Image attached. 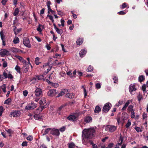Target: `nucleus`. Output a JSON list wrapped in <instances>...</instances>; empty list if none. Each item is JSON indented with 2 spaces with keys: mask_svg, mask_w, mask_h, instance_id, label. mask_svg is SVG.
Here are the masks:
<instances>
[{
  "mask_svg": "<svg viewBox=\"0 0 148 148\" xmlns=\"http://www.w3.org/2000/svg\"><path fill=\"white\" fill-rule=\"evenodd\" d=\"M95 131L94 128H90L85 129L82 131V137L84 138H93L95 134Z\"/></svg>",
  "mask_w": 148,
  "mask_h": 148,
  "instance_id": "nucleus-1",
  "label": "nucleus"
},
{
  "mask_svg": "<svg viewBox=\"0 0 148 148\" xmlns=\"http://www.w3.org/2000/svg\"><path fill=\"white\" fill-rule=\"evenodd\" d=\"M11 72L8 70L5 69L3 72V75L4 77V78L7 79V78L12 79L13 78V76L11 74Z\"/></svg>",
  "mask_w": 148,
  "mask_h": 148,
  "instance_id": "nucleus-2",
  "label": "nucleus"
},
{
  "mask_svg": "<svg viewBox=\"0 0 148 148\" xmlns=\"http://www.w3.org/2000/svg\"><path fill=\"white\" fill-rule=\"evenodd\" d=\"M117 127L111 125H107L106 126L105 129L107 132H113L117 129Z\"/></svg>",
  "mask_w": 148,
  "mask_h": 148,
  "instance_id": "nucleus-3",
  "label": "nucleus"
},
{
  "mask_svg": "<svg viewBox=\"0 0 148 148\" xmlns=\"http://www.w3.org/2000/svg\"><path fill=\"white\" fill-rule=\"evenodd\" d=\"M37 107V104L32 101L29 103L25 107V109L27 110H33Z\"/></svg>",
  "mask_w": 148,
  "mask_h": 148,
  "instance_id": "nucleus-4",
  "label": "nucleus"
},
{
  "mask_svg": "<svg viewBox=\"0 0 148 148\" xmlns=\"http://www.w3.org/2000/svg\"><path fill=\"white\" fill-rule=\"evenodd\" d=\"M112 106L111 104L110 103H107L104 106L103 111L105 112H107L110 109Z\"/></svg>",
  "mask_w": 148,
  "mask_h": 148,
  "instance_id": "nucleus-5",
  "label": "nucleus"
},
{
  "mask_svg": "<svg viewBox=\"0 0 148 148\" xmlns=\"http://www.w3.org/2000/svg\"><path fill=\"white\" fill-rule=\"evenodd\" d=\"M43 75H40L39 76H38L36 77L37 79L36 78L34 77L32 78V79L31 80V81L32 83L34 84L37 83L38 82V80H41L42 79H43Z\"/></svg>",
  "mask_w": 148,
  "mask_h": 148,
  "instance_id": "nucleus-6",
  "label": "nucleus"
},
{
  "mask_svg": "<svg viewBox=\"0 0 148 148\" xmlns=\"http://www.w3.org/2000/svg\"><path fill=\"white\" fill-rule=\"evenodd\" d=\"M23 43L26 47L28 48L31 47V45L29 39L27 38H25L23 39Z\"/></svg>",
  "mask_w": 148,
  "mask_h": 148,
  "instance_id": "nucleus-7",
  "label": "nucleus"
},
{
  "mask_svg": "<svg viewBox=\"0 0 148 148\" xmlns=\"http://www.w3.org/2000/svg\"><path fill=\"white\" fill-rule=\"evenodd\" d=\"M50 133L53 136H59L60 132L58 130L56 129H51L50 131Z\"/></svg>",
  "mask_w": 148,
  "mask_h": 148,
  "instance_id": "nucleus-8",
  "label": "nucleus"
},
{
  "mask_svg": "<svg viewBox=\"0 0 148 148\" xmlns=\"http://www.w3.org/2000/svg\"><path fill=\"white\" fill-rule=\"evenodd\" d=\"M57 94L56 90L55 89H51L49 90L47 93V95L50 97H53L56 95Z\"/></svg>",
  "mask_w": 148,
  "mask_h": 148,
  "instance_id": "nucleus-9",
  "label": "nucleus"
},
{
  "mask_svg": "<svg viewBox=\"0 0 148 148\" xmlns=\"http://www.w3.org/2000/svg\"><path fill=\"white\" fill-rule=\"evenodd\" d=\"M136 90V88L134 84H131L129 86V91L131 94H134V93H133V92Z\"/></svg>",
  "mask_w": 148,
  "mask_h": 148,
  "instance_id": "nucleus-10",
  "label": "nucleus"
},
{
  "mask_svg": "<svg viewBox=\"0 0 148 148\" xmlns=\"http://www.w3.org/2000/svg\"><path fill=\"white\" fill-rule=\"evenodd\" d=\"M77 116V114H75L73 115H70L67 117V119L70 121H74L76 119Z\"/></svg>",
  "mask_w": 148,
  "mask_h": 148,
  "instance_id": "nucleus-11",
  "label": "nucleus"
},
{
  "mask_svg": "<svg viewBox=\"0 0 148 148\" xmlns=\"http://www.w3.org/2000/svg\"><path fill=\"white\" fill-rule=\"evenodd\" d=\"M42 93V91L40 88H37L35 91V95L36 97H40Z\"/></svg>",
  "mask_w": 148,
  "mask_h": 148,
  "instance_id": "nucleus-12",
  "label": "nucleus"
},
{
  "mask_svg": "<svg viewBox=\"0 0 148 148\" xmlns=\"http://www.w3.org/2000/svg\"><path fill=\"white\" fill-rule=\"evenodd\" d=\"M9 53V51L6 49H2L0 52V55L2 57H4L5 55H8Z\"/></svg>",
  "mask_w": 148,
  "mask_h": 148,
  "instance_id": "nucleus-13",
  "label": "nucleus"
},
{
  "mask_svg": "<svg viewBox=\"0 0 148 148\" xmlns=\"http://www.w3.org/2000/svg\"><path fill=\"white\" fill-rule=\"evenodd\" d=\"M132 102V100H127L122 109V110L123 111L125 110L130 103H131Z\"/></svg>",
  "mask_w": 148,
  "mask_h": 148,
  "instance_id": "nucleus-14",
  "label": "nucleus"
},
{
  "mask_svg": "<svg viewBox=\"0 0 148 148\" xmlns=\"http://www.w3.org/2000/svg\"><path fill=\"white\" fill-rule=\"evenodd\" d=\"M46 82H48V84H50V85L54 87V88H57L59 86V84L58 83H55L51 82L49 81L48 80V79L46 80Z\"/></svg>",
  "mask_w": 148,
  "mask_h": 148,
  "instance_id": "nucleus-15",
  "label": "nucleus"
},
{
  "mask_svg": "<svg viewBox=\"0 0 148 148\" xmlns=\"http://www.w3.org/2000/svg\"><path fill=\"white\" fill-rule=\"evenodd\" d=\"M20 115L19 112L18 111H15L11 112L10 114L11 116L13 117L18 116Z\"/></svg>",
  "mask_w": 148,
  "mask_h": 148,
  "instance_id": "nucleus-16",
  "label": "nucleus"
},
{
  "mask_svg": "<svg viewBox=\"0 0 148 148\" xmlns=\"http://www.w3.org/2000/svg\"><path fill=\"white\" fill-rule=\"evenodd\" d=\"M67 90L66 89L63 90L60 92L58 96H57L56 97H59L64 95V94H66V93L67 92Z\"/></svg>",
  "mask_w": 148,
  "mask_h": 148,
  "instance_id": "nucleus-17",
  "label": "nucleus"
},
{
  "mask_svg": "<svg viewBox=\"0 0 148 148\" xmlns=\"http://www.w3.org/2000/svg\"><path fill=\"white\" fill-rule=\"evenodd\" d=\"M24 65L23 67V72L24 73H26L28 70L27 65L26 63H24Z\"/></svg>",
  "mask_w": 148,
  "mask_h": 148,
  "instance_id": "nucleus-18",
  "label": "nucleus"
},
{
  "mask_svg": "<svg viewBox=\"0 0 148 148\" xmlns=\"http://www.w3.org/2000/svg\"><path fill=\"white\" fill-rule=\"evenodd\" d=\"M44 28V25L40 24H39L38 27L37 28V30L38 31L41 32L42 29Z\"/></svg>",
  "mask_w": 148,
  "mask_h": 148,
  "instance_id": "nucleus-19",
  "label": "nucleus"
},
{
  "mask_svg": "<svg viewBox=\"0 0 148 148\" xmlns=\"http://www.w3.org/2000/svg\"><path fill=\"white\" fill-rule=\"evenodd\" d=\"M54 28L57 32L59 34H61L63 33V30L61 29L58 28L54 25Z\"/></svg>",
  "mask_w": 148,
  "mask_h": 148,
  "instance_id": "nucleus-20",
  "label": "nucleus"
},
{
  "mask_svg": "<svg viewBox=\"0 0 148 148\" xmlns=\"http://www.w3.org/2000/svg\"><path fill=\"white\" fill-rule=\"evenodd\" d=\"M123 141V139L122 137H120L119 139V143L117 144L116 147L114 148H119V147L122 144Z\"/></svg>",
  "mask_w": 148,
  "mask_h": 148,
  "instance_id": "nucleus-21",
  "label": "nucleus"
},
{
  "mask_svg": "<svg viewBox=\"0 0 148 148\" xmlns=\"http://www.w3.org/2000/svg\"><path fill=\"white\" fill-rule=\"evenodd\" d=\"M16 57L18 58L20 61L23 63H26V61L24 60L23 58L19 56H16Z\"/></svg>",
  "mask_w": 148,
  "mask_h": 148,
  "instance_id": "nucleus-22",
  "label": "nucleus"
},
{
  "mask_svg": "<svg viewBox=\"0 0 148 148\" xmlns=\"http://www.w3.org/2000/svg\"><path fill=\"white\" fill-rule=\"evenodd\" d=\"M92 121V118L90 116H87L85 118L84 121L86 123H89L91 122Z\"/></svg>",
  "mask_w": 148,
  "mask_h": 148,
  "instance_id": "nucleus-23",
  "label": "nucleus"
},
{
  "mask_svg": "<svg viewBox=\"0 0 148 148\" xmlns=\"http://www.w3.org/2000/svg\"><path fill=\"white\" fill-rule=\"evenodd\" d=\"M46 103V99L45 98H42L40 101L39 103L41 105L42 104H44Z\"/></svg>",
  "mask_w": 148,
  "mask_h": 148,
  "instance_id": "nucleus-24",
  "label": "nucleus"
},
{
  "mask_svg": "<svg viewBox=\"0 0 148 148\" xmlns=\"http://www.w3.org/2000/svg\"><path fill=\"white\" fill-rule=\"evenodd\" d=\"M83 42V39L79 38L76 41L77 45L79 46Z\"/></svg>",
  "mask_w": 148,
  "mask_h": 148,
  "instance_id": "nucleus-25",
  "label": "nucleus"
},
{
  "mask_svg": "<svg viewBox=\"0 0 148 148\" xmlns=\"http://www.w3.org/2000/svg\"><path fill=\"white\" fill-rule=\"evenodd\" d=\"M86 51L85 50H82L79 52V54L80 57H83L84 55L86 54Z\"/></svg>",
  "mask_w": 148,
  "mask_h": 148,
  "instance_id": "nucleus-26",
  "label": "nucleus"
},
{
  "mask_svg": "<svg viewBox=\"0 0 148 148\" xmlns=\"http://www.w3.org/2000/svg\"><path fill=\"white\" fill-rule=\"evenodd\" d=\"M6 86L5 84H3L1 86H0V89H2L3 92L4 93H5L6 92Z\"/></svg>",
  "mask_w": 148,
  "mask_h": 148,
  "instance_id": "nucleus-27",
  "label": "nucleus"
},
{
  "mask_svg": "<svg viewBox=\"0 0 148 148\" xmlns=\"http://www.w3.org/2000/svg\"><path fill=\"white\" fill-rule=\"evenodd\" d=\"M47 69V71H45V73H44L45 75L47 74V73L51 70V68L49 67L48 65H46L44 67V69Z\"/></svg>",
  "mask_w": 148,
  "mask_h": 148,
  "instance_id": "nucleus-28",
  "label": "nucleus"
},
{
  "mask_svg": "<svg viewBox=\"0 0 148 148\" xmlns=\"http://www.w3.org/2000/svg\"><path fill=\"white\" fill-rule=\"evenodd\" d=\"M12 51L14 53H17L21 51V50L18 49L13 47L12 49Z\"/></svg>",
  "mask_w": 148,
  "mask_h": 148,
  "instance_id": "nucleus-29",
  "label": "nucleus"
},
{
  "mask_svg": "<svg viewBox=\"0 0 148 148\" xmlns=\"http://www.w3.org/2000/svg\"><path fill=\"white\" fill-rule=\"evenodd\" d=\"M66 97L69 98H74V95L73 93H68L66 95Z\"/></svg>",
  "mask_w": 148,
  "mask_h": 148,
  "instance_id": "nucleus-30",
  "label": "nucleus"
},
{
  "mask_svg": "<svg viewBox=\"0 0 148 148\" xmlns=\"http://www.w3.org/2000/svg\"><path fill=\"white\" fill-rule=\"evenodd\" d=\"M21 29H16V27H15V28L14 29V33L15 34L16 36L17 34L21 31Z\"/></svg>",
  "mask_w": 148,
  "mask_h": 148,
  "instance_id": "nucleus-31",
  "label": "nucleus"
},
{
  "mask_svg": "<svg viewBox=\"0 0 148 148\" xmlns=\"http://www.w3.org/2000/svg\"><path fill=\"white\" fill-rule=\"evenodd\" d=\"M40 58L38 57H36L35 59V62L36 64L38 65L41 63L40 62Z\"/></svg>",
  "mask_w": 148,
  "mask_h": 148,
  "instance_id": "nucleus-32",
  "label": "nucleus"
},
{
  "mask_svg": "<svg viewBox=\"0 0 148 148\" xmlns=\"http://www.w3.org/2000/svg\"><path fill=\"white\" fill-rule=\"evenodd\" d=\"M42 110V109L40 107H39L35 111V113L39 114Z\"/></svg>",
  "mask_w": 148,
  "mask_h": 148,
  "instance_id": "nucleus-33",
  "label": "nucleus"
},
{
  "mask_svg": "<svg viewBox=\"0 0 148 148\" xmlns=\"http://www.w3.org/2000/svg\"><path fill=\"white\" fill-rule=\"evenodd\" d=\"M101 110L100 107L99 106H96L95 107L94 112L95 113H98Z\"/></svg>",
  "mask_w": 148,
  "mask_h": 148,
  "instance_id": "nucleus-34",
  "label": "nucleus"
},
{
  "mask_svg": "<svg viewBox=\"0 0 148 148\" xmlns=\"http://www.w3.org/2000/svg\"><path fill=\"white\" fill-rule=\"evenodd\" d=\"M133 106L132 105H130L127 108V110L130 112L134 110V109H133Z\"/></svg>",
  "mask_w": 148,
  "mask_h": 148,
  "instance_id": "nucleus-35",
  "label": "nucleus"
},
{
  "mask_svg": "<svg viewBox=\"0 0 148 148\" xmlns=\"http://www.w3.org/2000/svg\"><path fill=\"white\" fill-rule=\"evenodd\" d=\"M13 42L15 44L18 43L19 42V40L18 38L16 37L14 38Z\"/></svg>",
  "mask_w": 148,
  "mask_h": 148,
  "instance_id": "nucleus-36",
  "label": "nucleus"
},
{
  "mask_svg": "<svg viewBox=\"0 0 148 148\" xmlns=\"http://www.w3.org/2000/svg\"><path fill=\"white\" fill-rule=\"evenodd\" d=\"M69 148H74L75 145L73 143H71L68 144Z\"/></svg>",
  "mask_w": 148,
  "mask_h": 148,
  "instance_id": "nucleus-37",
  "label": "nucleus"
},
{
  "mask_svg": "<svg viewBox=\"0 0 148 148\" xmlns=\"http://www.w3.org/2000/svg\"><path fill=\"white\" fill-rule=\"evenodd\" d=\"M0 34L2 40H5V38L4 37V35L3 33V31H1L0 32Z\"/></svg>",
  "mask_w": 148,
  "mask_h": 148,
  "instance_id": "nucleus-38",
  "label": "nucleus"
},
{
  "mask_svg": "<svg viewBox=\"0 0 148 148\" xmlns=\"http://www.w3.org/2000/svg\"><path fill=\"white\" fill-rule=\"evenodd\" d=\"M51 128H48L46 129L44 133L42 134L43 136L47 134L50 131H51Z\"/></svg>",
  "mask_w": 148,
  "mask_h": 148,
  "instance_id": "nucleus-39",
  "label": "nucleus"
},
{
  "mask_svg": "<svg viewBox=\"0 0 148 148\" xmlns=\"http://www.w3.org/2000/svg\"><path fill=\"white\" fill-rule=\"evenodd\" d=\"M15 69L18 73H21V68L19 66L17 65L16 66Z\"/></svg>",
  "mask_w": 148,
  "mask_h": 148,
  "instance_id": "nucleus-40",
  "label": "nucleus"
},
{
  "mask_svg": "<svg viewBox=\"0 0 148 148\" xmlns=\"http://www.w3.org/2000/svg\"><path fill=\"white\" fill-rule=\"evenodd\" d=\"M135 110L130 112H131L130 116L132 118H134L135 116V113L134 112Z\"/></svg>",
  "mask_w": 148,
  "mask_h": 148,
  "instance_id": "nucleus-41",
  "label": "nucleus"
},
{
  "mask_svg": "<svg viewBox=\"0 0 148 148\" xmlns=\"http://www.w3.org/2000/svg\"><path fill=\"white\" fill-rule=\"evenodd\" d=\"M19 10L18 8H16L13 14L14 16H16L19 13Z\"/></svg>",
  "mask_w": 148,
  "mask_h": 148,
  "instance_id": "nucleus-42",
  "label": "nucleus"
},
{
  "mask_svg": "<svg viewBox=\"0 0 148 148\" xmlns=\"http://www.w3.org/2000/svg\"><path fill=\"white\" fill-rule=\"evenodd\" d=\"M4 110V109L3 107V106H0V115H2V113L3 112Z\"/></svg>",
  "mask_w": 148,
  "mask_h": 148,
  "instance_id": "nucleus-43",
  "label": "nucleus"
},
{
  "mask_svg": "<svg viewBox=\"0 0 148 148\" xmlns=\"http://www.w3.org/2000/svg\"><path fill=\"white\" fill-rule=\"evenodd\" d=\"M11 102V99L8 98L5 101L4 103L7 104H9Z\"/></svg>",
  "mask_w": 148,
  "mask_h": 148,
  "instance_id": "nucleus-44",
  "label": "nucleus"
},
{
  "mask_svg": "<svg viewBox=\"0 0 148 148\" xmlns=\"http://www.w3.org/2000/svg\"><path fill=\"white\" fill-rule=\"evenodd\" d=\"M144 79L145 78L143 75H141L139 77L138 80L140 82H141L144 80Z\"/></svg>",
  "mask_w": 148,
  "mask_h": 148,
  "instance_id": "nucleus-45",
  "label": "nucleus"
},
{
  "mask_svg": "<svg viewBox=\"0 0 148 148\" xmlns=\"http://www.w3.org/2000/svg\"><path fill=\"white\" fill-rule=\"evenodd\" d=\"M135 129L136 131L138 132H141L142 131L141 129L139 127H135Z\"/></svg>",
  "mask_w": 148,
  "mask_h": 148,
  "instance_id": "nucleus-46",
  "label": "nucleus"
},
{
  "mask_svg": "<svg viewBox=\"0 0 148 148\" xmlns=\"http://www.w3.org/2000/svg\"><path fill=\"white\" fill-rule=\"evenodd\" d=\"M38 114H36L34 115V117L36 120H39L41 118L38 116Z\"/></svg>",
  "mask_w": 148,
  "mask_h": 148,
  "instance_id": "nucleus-47",
  "label": "nucleus"
},
{
  "mask_svg": "<svg viewBox=\"0 0 148 148\" xmlns=\"http://www.w3.org/2000/svg\"><path fill=\"white\" fill-rule=\"evenodd\" d=\"M137 98L139 101H140L142 98V95L139 93L138 96H137Z\"/></svg>",
  "mask_w": 148,
  "mask_h": 148,
  "instance_id": "nucleus-48",
  "label": "nucleus"
},
{
  "mask_svg": "<svg viewBox=\"0 0 148 148\" xmlns=\"http://www.w3.org/2000/svg\"><path fill=\"white\" fill-rule=\"evenodd\" d=\"M82 87L84 89V97H86L87 96V93L86 89H85V88H84V86H82Z\"/></svg>",
  "mask_w": 148,
  "mask_h": 148,
  "instance_id": "nucleus-49",
  "label": "nucleus"
},
{
  "mask_svg": "<svg viewBox=\"0 0 148 148\" xmlns=\"http://www.w3.org/2000/svg\"><path fill=\"white\" fill-rule=\"evenodd\" d=\"M7 132L10 134L9 136H11V135L13 133V131L10 129H9L8 130H5Z\"/></svg>",
  "mask_w": 148,
  "mask_h": 148,
  "instance_id": "nucleus-50",
  "label": "nucleus"
},
{
  "mask_svg": "<svg viewBox=\"0 0 148 148\" xmlns=\"http://www.w3.org/2000/svg\"><path fill=\"white\" fill-rule=\"evenodd\" d=\"M47 17H49V19L52 21L53 23H54V20L53 19V17L52 16L50 15H48L47 16Z\"/></svg>",
  "mask_w": 148,
  "mask_h": 148,
  "instance_id": "nucleus-51",
  "label": "nucleus"
},
{
  "mask_svg": "<svg viewBox=\"0 0 148 148\" xmlns=\"http://www.w3.org/2000/svg\"><path fill=\"white\" fill-rule=\"evenodd\" d=\"M114 145L113 143H111L109 144L107 147H106V148H111Z\"/></svg>",
  "mask_w": 148,
  "mask_h": 148,
  "instance_id": "nucleus-52",
  "label": "nucleus"
},
{
  "mask_svg": "<svg viewBox=\"0 0 148 148\" xmlns=\"http://www.w3.org/2000/svg\"><path fill=\"white\" fill-rule=\"evenodd\" d=\"M93 67L91 66H90L88 68V72H91L93 70Z\"/></svg>",
  "mask_w": 148,
  "mask_h": 148,
  "instance_id": "nucleus-53",
  "label": "nucleus"
},
{
  "mask_svg": "<svg viewBox=\"0 0 148 148\" xmlns=\"http://www.w3.org/2000/svg\"><path fill=\"white\" fill-rule=\"evenodd\" d=\"M33 137L31 136H29L27 138V140L31 141L33 140Z\"/></svg>",
  "mask_w": 148,
  "mask_h": 148,
  "instance_id": "nucleus-54",
  "label": "nucleus"
},
{
  "mask_svg": "<svg viewBox=\"0 0 148 148\" xmlns=\"http://www.w3.org/2000/svg\"><path fill=\"white\" fill-rule=\"evenodd\" d=\"M127 6V4L125 3H123L121 6L122 9H123Z\"/></svg>",
  "mask_w": 148,
  "mask_h": 148,
  "instance_id": "nucleus-55",
  "label": "nucleus"
},
{
  "mask_svg": "<svg viewBox=\"0 0 148 148\" xmlns=\"http://www.w3.org/2000/svg\"><path fill=\"white\" fill-rule=\"evenodd\" d=\"M118 14L119 15H124L125 14V13L123 11H121L118 12Z\"/></svg>",
  "mask_w": 148,
  "mask_h": 148,
  "instance_id": "nucleus-56",
  "label": "nucleus"
},
{
  "mask_svg": "<svg viewBox=\"0 0 148 148\" xmlns=\"http://www.w3.org/2000/svg\"><path fill=\"white\" fill-rule=\"evenodd\" d=\"M131 125V123L130 122L128 121L125 125V127L126 128H127L130 127Z\"/></svg>",
  "mask_w": 148,
  "mask_h": 148,
  "instance_id": "nucleus-57",
  "label": "nucleus"
},
{
  "mask_svg": "<svg viewBox=\"0 0 148 148\" xmlns=\"http://www.w3.org/2000/svg\"><path fill=\"white\" fill-rule=\"evenodd\" d=\"M27 145V143L26 141L23 142L22 144V145L23 147L26 146Z\"/></svg>",
  "mask_w": 148,
  "mask_h": 148,
  "instance_id": "nucleus-58",
  "label": "nucleus"
},
{
  "mask_svg": "<svg viewBox=\"0 0 148 148\" xmlns=\"http://www.w3.org/2000/svg\"><path fill=\"white\" fill-rule=\"evenodd\" d=\"M65 127L64 126H63L62 127L60 128V130L61 132H63L65 130Z\"/></svg>",
  "mask_w": 148,
  "mask_h": 148,
  "instance_id": "nucleus-59",
  "label": "nucleus"
},
{
  "mask_svg": "<svg viewBox=\"0 0 148 148\" xmlns=\"http://www.w3.org/2000/svg\"><path fill=\"white\" fill-rule=\"evenodd\" d=\"M3 66L4 68H5L7 66V63L6 61H4L3 62Z\"/></svg>",
  "mask_w": 148,
  "mask_h": 148,
  "instance_id": "nucleus-60",
  "label": "nucleus"
},
{
  "mask_svg": "<svg viewBox=\"0 0 148 148\" xmlns=\"http://www.w3.org/2000/svg\"><path fill=\"white\" fill-rule=\"evenodd\" d=\"M96 87L97 89H99L101 88V85L99 83H97L96 84Z\"/></svg>",
  "mask_w": 148,
  "mask_h": 148,
  "instance_id": "nucleus-61",
  "label": "nucleus"
},
{
  "mask_svg": "<svg viewBox=\"0 0 148 148\" xmlns=\"http://www.w3.org/2000/svg\"><path fill=\"white\" fill-rule=\"evenodd\" d=\"M113 79V80H114V83H116V81H117L118 80V78L116 77V76H114Z\"/></svg>",
  "mask_w": 148,
  "mask_h": 148,
  "instance_id": "nucleus-62",
  "label": "nucleus"
},
{
  "mask_svg": "<svg viewBox=\"0 0 148 148\" xmlns=\"http://www.w3.org/2000/svg\"><path fill=\"white\" fill-rule=\"evenodd\" d=\"M142 90L144 91L146 90V86L145 84H144L143 85L142 87Z\"/></svg>",
  "mask_w": 148,
  "mask_h": 148,
  "instance_id": "nucleus-63",
  "label": "nucleus"
},
{
  "mask_svg": "<svg viewBox=\"0 0 148 148\" xmlns=\"http://www.w3.org/2000/svg\"><path fill=\"white\" fill-rule=\"evenodd\" d=\"M40 147V148H47L46 146L44 144H42Z\"/></svg>",
  "mask_w": 148,
  "mask_h": 148,
  "instance_id": "nucleus-64",
  "label": "nucleus"
}]
</instances>
